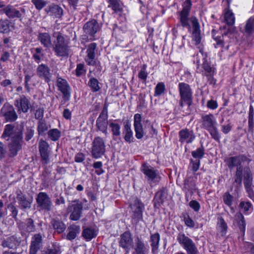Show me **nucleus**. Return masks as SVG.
Here are the masks:
<instances>
[{
  "label": "nucleus",
  "mask_w": 254,
  "mask_h": 254,
  "mask_svg": "<svg viewBox=\"0 0 254 254\" xmlns=\"http://www.w3.org/2000/svg\"><path fill=\"white\" fill-rule=\"evenodd\" d=\"M21 242L20 237L12 235L3 239L1 242V246L9 249H15L20 245Z\"/></svg>",
  "instance_id": "13"
},
{
  "label": "nucleus",
  "mask_w": 254,
  "mask_h": 254,
  "mask_svg": "<svg viewBox=\"0 0 254 254\" xmlns=\"http://www.w3.org/2000/svg\"><path fill=\"white\" fill-rule=\"evenodd\" d=\"M223 199L224 203L228 206H231L233 201L234 197L228 192H225L223 196Z\"/></svg>",
  "instance_id": "49"
},
{
  "label": "nucleus",
  "mask_w": 254,
  "mask_h": 254,
  "mask_svg": "<svg viewBox=\"0 0 254 254\" xmlns=\"http://www.w3.org/2000/svg\"><path fill=\"white\" fill-rule=\"evenodd\" d=\"M105 151V145L104 140L100 137H96L92 142V155L93 157L98 158L103 155Z\"/></svg>",
  "instance_id": "9"
},
{
  "label": "nucleus",
  "mask_w": 254,
  "mask_h": 254,
  "mask_svg": "<svg viewBox=\"0 0 254 254\" xmlns=\"http://www.w3.org/2000/svg\"><path fill=\"white\" fill-rule=\"evenodd\" d=\"M219 226L221 228V233L222 235L226 234L227 230V226L224 220L222 218H220L219 221Z\"/></svg>",
  "instance_id": "58"
},
{
  "label": "nucleus",
  "mask_w": 254,
  "mask_h": 254,
  "mask_svg": "<svg viewBox=\"0 0 254 254\" xmlns=\"http://www.w3.org/2000/svg\"><path fill=\"white\" fill-rule=\"evenodd\" d=\"M160 240V236L158 233H155L150 237L151 246L152 247V251L155 252L158 248V244Z\"/></svg>",
  "instance_id": "37"
},
{
  "label": "nucleus",
  "mask_w": 254,
  "mask_h": 254,
  "mask_svg": "<svg viewBox=\"0 0 254 254\" xmlns=\"http://www.w3.org/2000/svg\"><path fill=\"white\" fill-rule=\"evenodd\" d=\"M10 22L9 20H0V32L7 33L10 31L9 26Z\"/></svg>",
  "instance_id": "42"
},
{
  "label": "nucleus",
  "mask_w": 254,
  "mask_h": 254,
  "mask_svg": "<svg viewBox=\"0 0 254 254\" xmlns=\"http://www.w3.org/2000/svg\"><path fill=\"white\" fill-rule=\"evenodd\" d=\"M42 236L41 234H35L32 237L29 254H37L42 244Z\"/></svg>",
  "instance_id": "15"
},
{
  "label": "nucleus",
  "mask_w": 254,
  "mask_h": 254,
  "mask_svg": "<svg viewBox=\"0 0 254 254\" xmlns=\"http://www.w3.org/2000/svg\"><path fill=\"white\" fill-rule=\"evenodd\" d=\"M252 204L250 202L241 201L239 204V207L244 213H247L249 209L252 207Z\"/></svg>",
  "instance_id": "55"
},
{
  "label": "nucleus",
  "mask_w": 254,
  "mask_h": 254,
  "mask_svg": "<svg viewBox=\"0 0 254 254\" xmlns=\"http://www.w3.org/2000/svg\"><path fill=\"white\" fill-rule=\"evenodd\" d=\"M141 171L146 176L148 181H154L158 175L157 170H155L151 166L147 165L146 163L142 164Z\"/></svg>",
  "instance_id": "18"
},
{
  "label": "nucleus",
  "mask_w": 254,
  "mask_h": 254,
  "mask_svg": "<svg viewBox=\"0 0 254 254\" xmlns=\"http://www.w3.org/2000/svg\"><path fill=\"white\" fill-rule=\"evenodd\" d=\"M245 188L248 194V196L254 201V186L252 185Z\"/></svg>",
  "instance_id": "63"
},
{
  "label": "nucleus",
  "mask_w": 254,
  "mask_h": 254,
  "mask_svg": "<svg viewBox=\"0 0 254 254\" xmlns=\"http://www.w3.org/2000/svg\"><path fill=\"white\" fill-rule=\"evenodd\" d=\"M184 189L192 192L195 189L194 182L190 178L186 179L184 181Z\"/></svg>",
  "instance_id": "41"
},
{
  "label": "nucleus",
  "mask_w": 254,
  "mask_h": 254,
  "mask_svg": "<svg viewBox=\"0 0 254 254\" xmlns=\"http://www.w3.org/2000/svg\"><path fill=\"white\" fill-rule=\"evenodd\" d=\"M243 161V158L241 156L231 157L226 160V162L228 167L232 169L235 167L236 168L242 167V162Z\"/></svg>",
  "instance_id": "29"
},
{
  "label": "nucleus",
  "mask_w": 254,
  "mask_h": 254,
  "mask_svg": "<svg viewBox=\"0 0 254 254\" xmlns=\"http://www.w3.org/2000/svg\"><path fill=\"white\" fill-rule=\"evenodd\" d=\"M38 39L41 44L45 47H50L52 46L51 37L48 33H41L39 34Z\"/></svg>",
  "instance_id": "31"
},
{
  "label": "nucleus",
  "mask_w": 254,
  "mask_h": 254,
  "mask_svg": "<svg viewBox=\"0 0 254 254\" xmlns=\"http://www.w3.org/2000/svg\"><path fill=\"white\" fill-rule=\"evenodd\" d=\"M1 10L10 18H20L25 14V9L21 8L20 10H17L11 5L7 6Z\"/></svg>",
  "instance_id": "17"
},
{
  "label": "nucleus",
  "mask_w": 254,
  "mask_h": 254,
  "mask_svg": "<svg viewBox=\"0 0 254 254\" xmlns=\"http://www.w3.org/2000/svg\"><path fill=\"white\" fill-rule=\"evenodd\" d=\"M165 89V85L162 82L159 83L155 88V95H160Z\"/></svg>",
  "instance_id": "59"
},
{
  "label": "nucleus",
  "mask_w": 254,
  "mask_h": 254,
  "mask_svg": "<svg viewBox=\"0 0 254 254\" xmlns=\"http://www.w3.org/2000/svg\"><path fill=\"white\" fill-rule=\"evenodd\" d=\"M177 240L183 245L188 254H198V251L193 242L184 234H179Z\"/></svg>",
  "instance_id": "7"
},
{
  "label": "nucleus",
  "mask_w": 254,
  "mask_h": 254,
  "mask_svg": "<svg viewBox=\"0 0 254 254\" xmlns=\"http://www.w3.org/2000/svg\"><path fill=\"white\" fill-rule=\"evenodd\" d=\"M42 254H60L59 248L53 245L46 250L43 251Z\"/></svg>",
  "instance_id": "52"
},
{
  "label": "nucleus",
  "mask_w": 254,
  "mask_h": 254,
  "mask_svg": "<svg viewBox=\"0 0 254 254\" xmlns=\"http://www.w3.org/2000/svg\"><path fill=\"white\" fill-rule=\"evenodd\" d=\"M23 131V127L21 125L8 124L5 126L1 137L6 141L10 137V142L8 145L10 157L16 156L22 148Z\"/></svg>",
  "instance_id": "2"
},
{
  "label": "nucleus",
  "mask_w": 254,
  "mask_h": 254,
  "mask_svg": "<svg viewBox=\"0 0 254 254\" xmlns=\"http://www.w3.org/2000/svg\"><path fill=\"white\" fill-rule=\"evenodd\" d=\"M225 20L229 25H232L235 22V17L232 12L227 11L225 13L224 16Z\"/></svg>",
  "instance_id": "51"
},
{
  "label": "nucleus",
  "mask_w": 254,
  "mask_h": 254,
  "mask_svg": "<svg viewBox=\"0 0 254 254\" xmlns=\"http://www.w3.org/2000/svg\"><path fill=\"white\" fill-rule=\"evenodd\" d=\"M141 117L140 114H136L134 116V127L135 131V136L140 139L143 136V130L141 124Z\"/></svg>",
  "instance_id": "25"
},
{
  "label": "nucleus",
  "mask_w": 254,
  "mask_h": 254,
  "mask_svg": "<svg viewBox=\"0 0 254 254\" xmlns=\"http://www.w3.org/2000/svg\"><path fill=\"white\" fill-rule=\"evenodd\" d=\"M180 141L181 142L186 141L188 143L191 142L195 138L192 130L187 128L183 129L179 132Z\"/></svg>",
  "instance_id": "27"
},
{
  "label": "nucleus",
  "mask_w": 254,
  "mask_h": 254,
  "mask_svg": "<svg viewBox=\"0 0 254 254\" xmlns=\"http://www.w3.org/2000/svg\"><path fill=\"white\" fill-rule=\"evenodd\" d=\"M236 217L238 219L237 224L238 225L242 232L243 233L245 230L246 223L244 220V217L242 214L240 212L237 213L236 214Z\"/></svg>",
  "instance_id": "43"
},
{
  "label": "nucleus",
  "mask_w": 254,
  "mask_h": 254,
  "mask_svg": "<svg viewBox=\"0 0 254 254\" xmlns=\"http://www.w3.org/2000/svg\"><path fill=\"white\" fill-rule=\"evenodd\" d=\"M49 127L45 121H39L37 126V131L39 135H45Z\"/></svg>",
  "instance_id": "39"
},
{
  "label": "nucleus",
  "mask_w": 254,
  "mask_h": 254,
  "mask_svg": "<svg viewBox=\"0 0 254 254\" xmlns=\"http://www.w3.org/2000/svg\"><path fill=\"white\" fill-rule=\"evenodd\" d=\"M32 2L34 4L37 9H41L46 5V2L43 0H32Z\"/></svg>",
  "instance_id": "61"
},
{
  "label": "nucleus",
  "mask_w": 254,
  "mask_h": 254,
  "mask_svg": "<svg viewBox=\"0 0 254 254\" xmlns=\"http://www.w3.org/2000/svg\"><path fill=\"white\" fill-rule=\"evenodd\" d=\"M110 6L113 10L115 12L120 11L121 10L120 5L117 0H109Z\"/></svg>",
  "instance_id": "57"
},
{
  "label": "nucleus",
  "mask_w": 254,
  "mask_h": 254,
  "mask_svg": "<svg viewBox=\"0 0 254 254\" xmlns=\"http://www.w3.org/2000/svg\"><path fill=\"white\" fill-rule=\"evenodd\" d=\"M96 233L94 229L91 228H86L83 230L82 236L86 239L91 240L95 237Z\"/></svg>",
  "instance_id": "40"
},
{
  "label": "nucleus",
  "mask_w": 254,
  "mask_h": 254,
  "mask_svg": "<svg viewBox=\"0 0 254 254\" xmlns=\"http://www.w3.org/2000/svg\"><path fill=\"white\" fill-rule=\"evenodd\" d=\"M120 246L126 250L127 253H128L130 248L133 246V240L131 235L129 232H125L121 236Z\"/></svg>",
  "instance_id": "16"
},
{
  "label": "nucleus",
  "mask_w": 254,
  "mask_h": 254,
  "mask_svg": "<svg viewBox=\"0 0 254 254\" xmlns=\"http://www.w3.org/2000/svg\"><path fill=\"white\" fill-rule=\"evenodd\" d=\"M40 153L42 159V164L44 165L47 164L50 161L49 151L41 152Z\"/></svg>",
  "instance_id": "60"
},
{
  "label": "nucleus",
  "mask_w": 254,
  "mask_h": 254,
  "mask_svg": "<svg viewBox=\"0 0 254 254\" xmlns=\"http://www.w3.org/2000/svg\"><path fill=\"white\" fill-rule=\"evenodd\" d=\"M44 110L43 108H40L38 109L35 113V119L38 120L39 121H43V116H44Z\"/></svg>",
  "instance_id": "62"
},
{
  "label": "nucleus",
  "mask_w": 254,
  "mask_h": 254,
  "mask_svg": "<svg viewBox=\"0 0 254 254\" xmlns=\"http://www.w3.org/2000/svg\"><path fill=\"white\" fill-rule=\"evenodd\" d=\"M23 131V127L21 125L8 124L5 126L1 137L6 141L10 137V142L8 145L10 157L16 156L22 148Z\"/></svg>",
  "instance_id": "1"
},
{
  "label": "nucleus",
  "mask_w": 254,
  "mask_h": 254,
  "mask_svg": "<svg viewBox=\"0 0 254 254\" xmlns=\"http://www.w3.org/2000/svg\"><path fill=\"white\" fill-rule=\"evenodd\" d=\"M202 119V126L206 129H209L210 128L213 127L215 126V121L214 119L213 115L209 114L208 115L203 116Z\"/></svg>",
  "instance_id": "30"
},
{
  "label": "nucleus",
  "mask_w": 254,
  "mask_h": 254,
  "mask_svg": "<svg viewBox=\"0 0 254 254\" xmlns=\"http://www.w3.org/2000/svg\"><path fill=\"white\" fill-rule=\"evenodd\" d=\"M82 209L83 204L78 200H76L69 203L67 210L71 213L70 219L73 221L79 220L81 216Z\"/></svg>",
  "instance_id": "6"
},
{
  "label": "nucleus",
  "mask_w": 254,
  "mask_h": 254,
  "mask_svg": "<svg viewBox=\"0 0 254 254\" xmlns=\"http://www.w3.org/2000/svg\"><path fill=\"white\" fill-rule=\"evenodd\" d=\"M144 209V204L139 199H136L133 205V215L132 216V219L136 222H138L142 219V212Z\"/></svg>",
  "instance_id": "12"
},
{
  "label": "nucleus",
  "mask_w": 254,
  "mask_h": 254,
  "mask_svg": "<svg viewBox=\"0 0 254 254\" xmlns=\"http://www.w3.org/2000/svg\"><path fill=\"white\" fill-rule=\"evenodd\" d=\"M7 208L9 209V211L11 212L10 216L14 218V219L16 221L17 220V214H18V209L12 203H9L7 205Z\"/></svg>",
  "instance_id": "48"
},
{
  "label": "nucleus",
  "mask_w": 254,
  "mask_h": 254,
  "mask_svg": "<svg viewBox=\"0 0 254 254\" xmlns=\"http://www.w3.org/2000/svg\"><path fill=\"white\" fill-rule=\"evenodd\" d=\"M37 207L40 210L50 211L53 205L49 195L45 192H39L36 198Z\"/></svg>",
  "instance_id": "5"
},
{
  "label": "nucleus",
  "mask_w": 254,
  "mask_h": 254,
  "mask_svg": "<svg viewBox=\"0 0 254 254\" xmlns=\"http://www.w3.org/2000/svg\"><path fill=\"white\" fill-rule=\"evenodd\" d=\"M96 48V44L92 43L88 45L86 53L87 57L86 59V62L88 65H94L96 64L95 61V51Z\"/></svg>",
  "instance_id": "26"
},
{
  "label": "nucleus",
  "mask_w": 254,
  "mask_h": 254,
  "mask_svg": "<svg viewBox=\"0 0 254 254\" xmlns=\"http://www.w3.org/2000/svg\"><path fill=\"white\" fill-rule=\"evenodd\" d=\"M191 2L190 0H186L183 4V8L180 13V22L184 27H188L190 30L188 16L190 14Z\"/></svg>",
  "instance_id": "11"
},
{
  "label": "nucleus",
  "mask_w": 254,
  "mask_h": 254,
  "mask_svg": "<svg viewBox=\"0 0 254 254\" xmlns=\"http://www.w3.org/2000/svg\"><path fill=\"white\" fill-rule=\"evenodd\" d=\"M68 40H66L61 34H58L54 41L53 50L58 56L64 57L68 54Z\"/></svg>",
  "instance_id": "3"
},
{
  "label": "nucleus",
  "mask_w": 254,
  "mask_h": 254,
  "mask_svg": "<svg viewBox=\"0 0 254 254\" xmlns=\"http://www.w3.org/2000/svg\"><path fill=\"white\" fill-rule=\"evenodd\" d=\"M7 152L6 146L0 141V159L4 158Z\"/></svg>",
  "instance_id": "64"
},
{
  "label": "nucleus",
  "mask_w": 254,
  "mask_h": 254,
  "mask_svg": "<svg viewBox=\"0 0 254 254\" xmlns=\"http://www.w3.org/2000/svg\"><path fill=\"white\" fill-rule=\"evenodd\" d=\"M204 154V149L201 146L197 148L195 151L191 152V155L193 158H197L198 160L201 159Z\"/></svg>",
  "instance_id": "47"
},
{
  "label": "nucleus",
  "mask_w": 254,
  "mask_h": 254,
  "mask_svg": "<svg viewBox=\"0 0 254 254\" xmlns=\"http://www.w3.org/2000/svg\"><path fill=\"white\" fill-rule=\"evenodd\" d=\"M190 20L191 22L193 29L192 32V38L193 40L195 41V44L198 45L201 41L199 24L195 17H191Z\"/></svg>",
  "instance_id": "20"
},
{
  "label": "nucleus",
  "mask_w": 254,
  "mask_h": 254,
  "mask_svg": "<svg viewBox=\"0 0 254 254\" xmlns=\"http://www.w3.org/2000/svg\"><path fill=\"white\" fill-rule=\"evenodd\" d=\"M16 198L20 209L24 210L31 207V200L28 199L26 196L23 194L20 190L16 191Z\"/></svg>",
  "instance_id": "21"
},
{
  "label": "nucleus",
  "mask_w": 254,
  "mask_h": 254,
  "mask_svg": "<svg viewBox=\"0 0 254 254\" xmlns=\"http://www.w3.org/2000/svg\"><path fill=\"white\" fill-rule=\"evenodd\" d=\"M254 26V21H253L252 17L250 18L248 21L245 26V31L248 34L252 33Z\"/></svg>",
  "instance_id": "54"
},
{
  "label": "nucleus",
  "mask_w": 254,
  "mask_h": 254,
  "mask_svg": "<svg viewBox=\"0 0 254 254\" xmlns=\"http://www.w3.org/2000/svg\"><path fill=\"white\" fill-rule=\"evenodd\" d=\"M108 125V111L107 108L104 107L96 120V126L97 130H99L107 135Z\"/></svg>",
  "instance_id": "10"
},
{
  "label": "nucleus",
  "mask_w": 254,
  "mask_h": 254,
  "mask_svg": "<svg viewBox=\"0 0 254 254\" xmlns=\"http://www.w3.org/2000/svg\"><path fill=\"white\" fill-rule=\"evenodd\" d=\"M243 178V166L237 168L235 175V181L233 184H236V188H238L241 185Z\"/></svg>",
  "instance_id": "34"
},
{
  "label": "nucleus",
  "mask_w": 254,
  "mask_h": 254,
  "mask_svg": "<svg viewBox=\"0 0 254 254\" xmlns=\"http://www.w3.org/2000/svg\"><path fill=\"white\" fill-rule=\"evenodd\" d=\"M167 195V190H162L157 191L154 198V205L155 207H158L164 202Z\"/></svg>",
  "instance_id": "28"
},
{
  "label": "nucleus",
  "mask_w": 254,
  "mask_h": 254,
  "mask_svg": "<svg viewBox=\"0 0 254 254\" xmlns=\"http://www.w3.org/2000/svg\"><path fill=\"white\" fill-rule=\"evenodd\" d=\"M69 232L66 235V238L69 240L74 239L77 234L80 232V227L78 226L72 225L68 228Z\"/></svg>",
  "instance_id": "33"
},
{
  "label": "nucleus",
  "mask_w": 254,
  "mask_h": 254,
  "mask_svg": "<svg viewBox=\"0 0 254 254\" xmlns=\"http://www.w3.org/2000/svg\"><path fill=\"white\" fill-rule=\"evenodd\" d=\"M135 251L137 254H144L145 247L143 242L139 237L135 239Z\"/></svg>",
  "instance_id": "38"
},
{
  "label": "nucleus",
  "mask_w": 254,
  "mask_h": 254,
  "mask_svg": "<svg viewBox=\"0 0 254 254\" xmlns=\"http://www.w3.org/2000/svg\"><path fill=\"white\" fill-rule=\"evenodd\" d=\"M98 84L99 82L98 80L94 78H91L88 82L89 86L94 92L98 91L100 89Z\"/></svg>",
  "instance_id": "50"
},
{
  "label": "nucleus",
  "mask_w": 254,
  "mask_h": 254,
  "mask_svg": "<svg viewBox=\"0 0 254 254\" xmlns=\"http://www.w3.org/2000/svg\"><path fill=\"white\" fill-rule=\"evenodd\" d=\"M37 74L41 78L43 79L46 82H49L51 79L52 73L49 67L46 64H41L37 68Z\"/></svg>",
  "instance_id": "19"
},
{
  "label": "nucleus",
  "mask_w": 254,
  "mask_h": 254,
  "mask_svg": "<svg viewBox=\"0 0 254 254\" xmlns=\"http://www.w3.org/2000/svg\"><path fill=\"white\" fill-rule=\"evenodd\" d=\"M48 137L53 141L59 139L61 135V132L58 129H52L48 132Z\"/></svg>",
  "instance_id": "45"
},
{
  "label": "nucleus",
  "mask_w": 254,
  "mask_h": 254,
  "mask_svg": "<svg viewBox=\"0 0 254 254\" xmlns=\"http://www.w3.org/2000/svg\"><path fill=\"white\" fill-rule=\"evenodd\" d=\"M0 116L9 122H14L18 118L13 107L7 103L4 104L1 109Z\"/></svg>",
  "instance_id": "8"
},
{
  "label": "nucleus",
  "mask_w": 254,
  "mask_h": 254,
  "mask_svg": "<svg viewBox=\"0 0 254 254\" xmlns=\"http://www.w3.org/2000/svg\"><path fill=\"white\" fill-rule=\"evenodd\" d=\"M63 9L58 5H52L49 6L48 12L57 17H60L63 14Z\"/></svg>",
  "instance_id": "35"
},
{
  "label": "nucleus",
  "mask_w": 254,
  "mask_h": 254,
  "mask_svg": "<svg viewBox=\"0 0 254 254\" xmlns=\"http://www.w3.org/2000/svg\"><path fill=\"white\" fill-rule=\"evenodd\" d=\"M51 223L54 229L58 233L63 232L66 229V225L59 219H54Z\"/></svg>",
  "instance_id": "32"
},
{
  "label": "nucleus",
  "mask_w": 254,
  "mask_h": 254,
  "mask_svg": "<svg viewBox=\"0 0 254 254\" xmlns=\"http://www.w3.org/2000/svg\"><path fill=\"white\" fill-rule=\"evenodd\" d=\"M212 137L217 141H219L220 136L216 127L214 126L213 127L208 129Z\"/></svg>",
  "instance_id": "56"
},
{
  "label": "nucleus",
  "mask_w": 254,
  "mask_h": 254,
  "mask_svg": "<svg viewBox=\"0 0 254 254\" xmlns=\"http://www.w3.org/2000/svg\"><path fill=\"white\" fill-rule=\"evenodd\" d=\"M125 131L124 133L125 134L124 139L125 140L128 142L131 143L133 139L132 132L130 128V125L128 123H127L125 126Z\"/></svg>",
  "instance_id": "36"
},
{
  "label": "nucleus",
  "mask_w": 254,
  "mask_h": 254,
  "mask_svg": "<svg viewBox=\"0 0 254 254\" xmlns=\"http://www.w3.org/2000/svg\"><path fill=\"white\" fill-rule=\"evenodd\" d=\"M14 105L17 108L18 113H26L30 108V102L25 96H23L15 101Z\"/></svg>",
  "instance_id": "22"
},
{
  "label": "nucleus",
  "mask_w": 254,
  "mask_h": 254,
  "mask_svg": "<svg viewBox=\"0 0 254 254\" xmlns=\"http://www.w3.org/2000/svg\"><path fill=\"white\" fill-rule=\"evenodd\" d=\"M18 227L21 231H25L28 233L34 232L36 229L34 220L29 218L25 220V222H20L18 223Z\"/></svg>",
  "instance_id": "24"
},
{
  "label": "nucleus",
  "mask_w": 254,
  "mask_h": 254,
  "mask_svg": "<svg viewBox=\"0 0 254 254\" xmlns=\"http://www.w3.org/2000/svg\"><path fill=\"white\" fill-rule=\"evenodd\" d=\"M84 32L90 36L94 35L99 29V25L95 20L86 22L83 26Z\"/></svg>",
  "instance_id": "23"
},
{
  "label": "nucleus",
  "mask_w": 254,
  "mask_h": 254,
  "mask_svg": "<svg viewBox=\"0 0 254 254\" xmlns=\"http://www.w3.org/2000/svg\"><path fill=\"white\" fill-rule=\"evenodd\" d=\"M112 129V131L114 136H119L121 134L120 126L119 124L111 123L109 125Z\"/></svg>",
  "instance_id": "46"
},
{
  "label": "nucleus",
  "mask_w": 254,
  "mask_h": 254,
  "mask_svg": "<svg viewBox=\"0 0 254 254\" xmlns=\"http://www.w3.org/2000/svg\"><path fill=\"white\" fill-rule=\"evenodd\" d=\"M49 145L48 143L43 139H41L39 143V149L40 152H47L49 151Z\"/></svg>",
  "instance_id": "53"
},
{
  "label": "nucleus",
  "mask_w": 254,
  "mask_h": 254,
  "mask_svg": "<svg viewBox=\"0 0 254 254\" xmlns=\"http://www.w3.org/2000/svg\"><path fill=\"white\" fill-rule=\"evenodd\" d=\"M57 86L62 93V100L61 105H64L69 100L71 95V89L66 80L59 77L57 80Z\"/></svg>",
  "instance_id": "4"
},
{
  "label": "nucleus",
  "mask_w": 254,
  "mask_h": 254,
  "mask_svg": "<svg viewBox=\"0 0 254 254\" xmlns=\"http://www.w3.org/2000/svg\"><path fill=\"white\" fill-rule=\"evenodd\" d=\"M253 183L252 175L250 170L245 172L244 175V184L245 187L251 186Z\"/></svg>",
  "instance_id": "44"
},
{
  "label": "nucleus",
  "mask_w": 254,
  "mask_h": 254,
  "mask_svg": "<svg viewBox=\"0 0 254 254\" xmlns=\"http://www.w3.org/2000/svg\"><path fill=\"white\" fill-rule=\"evenodd\" d=\"M179 86L182 100L190 106L191 104L190 99L191 96L190 86L186 83H181L179 84Z\"/></svg>",
  "instance_id": "14"
}]
</instances>
